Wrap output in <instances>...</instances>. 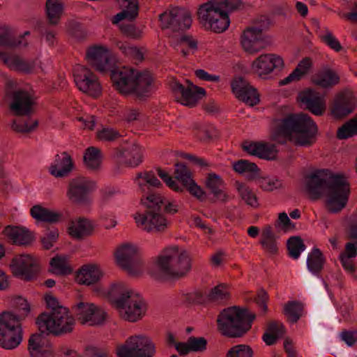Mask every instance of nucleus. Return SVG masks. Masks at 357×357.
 Instances as JSON below:
<instances>
[{
  "label": "nucleus",
  "instance_id": "f257e3e1",
  "mask_svg": "<svg viewBox=\"0 0 357 357\" xmlns=\"http://www.w3.org/2000/svg\"><path fill=\"white\" fill-rule=\"evenodd\" d=\"M323 170H316L305 176V192L310 200L316 202L326 196L328 212L337 213L347 205L351 192L350 183L343 174H333L327 178Z\"/></svg>",
  "mask_w": 357,
  "mask_h": 357
},
{
  "label": "nucleus",
  "instance_id": "f03ea898",
  "mask_svg": "<svg viewBox=\"0 0 357 357\" xmlns=\"http://www.w3.org/2000/svg\"><path fill=\"white\" fill-rule=\"evenodd\" d=\"M135 181L144 194L141 202L146 206L144 213H137L135 215L136 223H140L144 230L149 233L165 232L169 222L160 214L162 196L155 192V189L162 187V183L153 171L137 173Z\"/></svg>",
  "mask_w": 357,
  "mask_h": 357
},
{
  "label": "nucleus",
  "instance_id": "7ed1b4c3",
  "mask_svg": "<svg viewBox=\"0 0 357 357\" xmlns=\"http://www.w3.org/2000/svg\"><path fill=\"white\" fill-rule=\"evenodd\" d=\"M271 126V139L278 144L290 142L297 146L310 147L317 139V125L304 113H287L280 118H272Z\"/></svg>",
  "mask_w": 357,
  "mask_h": 357
},
{
  "label": "nucleus",
  "instance_id": "20e7f679",
  "mask_svg": "<svg viewBox=\"0 0 357 357\" xmlns=\"http://www.w3.org/2000/svg\"><path fill=\"white\" fill-rule=\"evenodd\" d=\"M109 301L119 310L120 317L128 321L135 322L141 319L146 310L142 297L122 282L114 283L107 291Z\"/></svg>",
  "mask_w": 357,
  "mask_h": 357
},
{
  "label": "nucleus",
  "instance_id": "39448f33",
  "mask_svg": "<svg viewBox=\"0 0 357 357\" xmlns=\"http://www.w3.org/2000/svg\"><path fill=\"white\" fill-rule=\"evenodd\" d=\"M242 4L241 0L235 3L229 0H208L199 6L198 20L206 29L217 33H222L230 24L228 12L238 10Z\"/></svg>",
  "mask_w": 357,
  "mask_h": 357
},
{
  "label": "nucleus",
  "instance_id": "423d86ee",
  "mask_svg": "<svg viewBox=\"0 0 357 357\" xmlns=\"http://www.w3.org/2000/svg\"><path fill=\"white\" fill-rule=\"evenodd\" d=\"M16 303L19 307L18 313L9 311L0 313V347L7 350L14 349L21 344L23 338L21 321L31 311L26 300L20 298Z\"/></svg>",
  "mask_w": 357,
  "mask_h": 357
},
{
  "label": "nucleus",
  "instance_id": "0eeeda50",
  "mask_svg": "<svg viewBox=\"0 0 357 357\" xmlns=\"http://www.w3.org/2000/svg\"><path fill=\"white\" fill-rule=\"evenodd\" d=\"M256 314L247 307L232 306L222 310L218 316L217 324L224 336L235 338L243 337L252 328Z\"/></svg>",
  "mask_w": 357,
  "mask_h": 357
},
{
  "label": "nucleus",
  "instance_id": "6e6552de",
  "mask_svg": "<svg viewBox=\"0 0 357 357\" xmlns=\"http://www.w3.org/2000/svg\"><path fill=\"white\" fill-rule=\"evenodd\" d=\"M174 166V179L160 167L156 168L158 175L172 190L176 192L187 191L199 201H205L206 199V192L195 181L189 168L182 162H176Z\"/></svg>",
  "mask_w": 357,
  "mask_h": 357
},
{
  "label": "nucleus",
  "instance_id": "1a4fd4ad",
  "mask_svg": "<svg viewBox=\"0 0 357 357\" xmlns=\"http://www.w3.org/2000/svg\"><path fill=\"white\" fill-rule=\"evenodd\" d=\"M39 331L54 337L70 334L75 326V317L67 307H59L53 313H40L36 319Z\"/></svg>",
  "mask_w": 357,
  "mask_h": 357
},
{
  "label": "nucleus",
  "instance_id": "9d476101",
  "mask_svg": "<svg viewBox=\"0 0 357 357\" xmlns=\"http://www.w3.org/2000/svg\"><path fill=\"white\" fill-rule=\"evenodd\" d=\"M157 264L160 271L171 279L185 277L192 268L188 252L185 250L179 252L178 246L165 249L158 257Z\"/></svg>",
  "mask_w": 357,
  "mask_h": 357
},
{
  "label": "nucleus",
  "instance_id": "9b49d317",
  "mask_svg": "<svg viewBox=\"0 0 357 357\" xmlns=\"http://www.w3.org/2000/svg\"><path fill=\"white\" fill-rule=\"evenodd\" d=\"M155 353V344L144 336L130 337L116 349L118 357H153Z\"/></svg>",
  "mask_w": 357,
  "mask_h": 357
},
{
  "label": "nucleus",
  "instance_id": "f8f14e48",
  "mask_svg": "<svg viewBox=\"0 0 357 357\" xmlns=\"http://www.w3.org/2000/svg\"><path fill=\"white\" fill-rule=\"evenodd\" d=\"M115 259L116 264L131 275L141 271L144 264L138 248L131 243L120 245L115 252Z\"/></svg>",
  "mask_w": 357,
  "mask_h": 357
},
{
  "label": "nucleus",
  "instance_id": "ddd939ff",
  "mask_svg": "<svg viewBox=\"0 0 357 357\" xmlns=\"http://www.w3.org/2000/svg\"><path fill=\"white\" fill-rule=\"evenodd\" d=\"M75 83L78 89L93 98L102 94V86L98 77L89 68L77 65L73 69Z\"/></svg>",
  "mask_w": 357,
  "mask_h": 357
},
{
  "label": "nucleus",
  "instance_id": "4468645a",
  "mask_svg": "<svg viewBox=\"0 0 357 357\" xmlns=\"http://www.w3.org/2000/svg\"><path fill=\"white\" fill-rule=\"evenodd\" d=\"M162 29H170L173 32L185 31L192 24L191 13L182 8L176 7L159 15Z\"/></svg>",
  "mask_w": 357,
  "mask_h": 357
},
{
  "label": "nucleus",
  "instance_id": "2eb2a0df",
  "mask_svg": "<svg viewBox=\"0 0 357 357\" xmlns=\"http://www.w3.org/2000/svg\"><path fill=\"white\" fill-rule=\"evenodd\" d=\"M10 267L14 276L26 282L36 279L40 266L38 261L30 255H20L13 257Z\"/></svg>",
  "mask_w": 357,
  "mask_h": 357
},
{
  "label": "nucleus",
  "instance_id": "dca6fc26",
  "mask_svg": "<svg viewBox=\"0 0 357 357\" xmlns=\"http://www.w3.org/2000/svg\"><path fill=\"white\" fill-rule=\"evenodd\" d=\"M96 188V183L86 177H78L69 182L67 196L75 204H85L89 202V194Z\"/></svg>",
  "mask_w": 357,
  "mask_h": 357
},
{
  "label": "nucleus",
  "instance_id": "f3484780",
  "mask_svg": "<svg viewBox=\"0 0 357 357\" xmlns=\"http://www.w3.org/2000/svg\"><path fill=\"white\" fill-rule=\"evenodd\" d=\"M86 59L89 64L97 71L102 73L109 72L115 66V59L107 47L93 45L87 49Z\"/></svg>",
  "mask_w": 357,
  "mask_h": 357
},
{
  "label": "nucleus",
  "instance_id": "a211bd4d",
  "mask_svg": "<svg viewBox=\"0 0 357 357\" xmlns=\"http://www.w3.org/2000/svg\"><path fill=\"white\" fill-rule=\"evenodd\" d=\"M231 89L235 97L247 105L254 107L260 102V94L257 89L245 77L234 78L231 82Z\"/></svg>",
  "mask_w": 357,
  "mask_h": 357
},
{
  "label": "nucleus",
  "instance_id": "6ab92c4d",
  "mask_svg": "<svg viewBox=\"0 0 357 357\" xmlns=\"http://www.w3.org/2000/svg\"><path fill=\"white\" fill-rule=\"evenodd\" d=\"M296 100L301 109L308 112H325L326 109L324 96L313 88L299 91Z\"/></svg>",
  "mask_w": 357,
  "mask_h": 357
},
{
  "label": "nucleus",
  "instance_id": "aec40b11",
  "mask_svg": "<svg viewBox=\"0 0 357 357\" xmlns=\"http://www.w3.org/2000/svg\"><path fill=\"white\" fill-rule=\"evenodd\" d=\"M114 157L126 167H135L142 162V151L136 144L120 145L114 149Z\"/></svg>",
  "mask_w": 357,
  "mask_h": 357
},
{
  "label": "nucleus",
  "instance_id": "412c9836",
  "mask_svg": "<svg viewBox=\"0 0 357 357\" xmlns=\"http://www.w3.org/2000/svg\"><path fill=\"white\" fill-rule=\"evenodd\" d=\"M108 73L116 90L123 95L132 94L134 89L135 70L126 68L120 70L114 66Z\"/></svg>",
  "mask_w": 357,
  "mask_h": 357
},
{
  "label": "nucleus",
  "instance_id": "4be33fe9",
  "mask_svg": "<svg viewBox=\"0 0 357 357\" xmlns=\"http://www.w3.org/2000/svg\"><path fill=\"white\" fill-rule=\"evenodd\" d=\"M283 66V59L273 54H261L253 61L251 65L253 72L263 78H266V76L274 70H280Z\"/></svg>",
  "mask_w": 357,
  "mask_h": 357
},
{
  "label": "nucleus",
  "instance_id": "5701e85b",
  "mask_svg": "<svg viewBox=\"0 0 357 357\" xmlns=\"http://www.w3.org/2000/svg\"><path fill=\"white\" fill-rule=\"evenodd\" d=\"M188 86L185 87L179 82H175L172 86L174 92L181 94V103L189 107H195L198 102L206 96V90L193 84L190 80L186 79Z\"/></svg>",
  "mask_w": 357,
  "mask_h": 357
},
{
  "label": "nucleus",
  "instance_id": "b1692460",
  "mask_svg": "<svg viewBox=\"0 0 357 357\" xmlns=\"http://www.w3.org/2000/svg\"><path fill=\"white\" fill-rule=\"evenodd\" d=\"M43 331L32 334L28 341V351L31 357H52L54 351L52 344Z\"/></svg>",
  "mask_w": 357,
  "mask_h": 357
},
{
  "label": "nucleus",
  "instance_id": "393cba45",
  "mask_svg": "<svg viewBox=\"0 0 357 357\" xmlns=\"http://www.w3.org/2000/svg\"><path fill=\"white\" fill-rule=\"evenodd\" d=\"M241 148L249 155L268 160H275L278 155L275 145L264 142L245 140L241 144Z\"/></svg>",
  "mask_w": 357,
  "mask_h": 357
},
{
  "label": "nucleus",
  "instance_id": "a878e982",
  "mask_svg": "<svg viewBox=\"0 0 357 357\" xmlns=\"http://www.w3.org/2000/svg\"><path fill=\"white\" fill-rule=\"evenodd\" d=\"M241 44L243 49L249 54H255L266 47L264 36L261 35L259 29L255 30L252 27H247L241 36Z\"/></svg>",
  "mask_w": 357,
  "mask_h": 357
},
{
  "label": "nucleus",
  "instance_id": "bb28decb",
  "mask_svg": "<svg viewBox=\"0 0 357 357\" xmlns=\"http://www.w3.org/2000/svg\"><path fill=\"white\" fill-rule=\"evenodd\" d=\"M357 109V97L348 88L337 93L333 98L330 112H354Z\"/></svg>",
  "mask_w": 357,
  "mask_h": 357
},
{
  "label": "nucleus",
  "instance_id": "cd10ccee",
  "mask_svg": "<svg viewBox=\"0 0 357 357\" xmlns=\"http://www.w3.org/2000/svg\"><path fill=\"white\" fill-rule=\"evenodd\" d=\"M311 81L315 86L330 89L340 83V77L334 69L324 66L312 77Z\"/></svg>",
  "mask_w": 357,
  "mask_h": 357
},
{
  "label": "nucleus",
  "instance_id": "c85d7f7f",
  "mask_svg": "<svg viewBox=\"0 0 357 357\" xmlns=\"http://www.w3.org/2000/svg\"><path fill=\"white\" fill-rule=\"evenodd\" d=\"M36 98L28 91L17 90L13 93V101L10 105L12 112H33L37 107Z\"/></svg>",
  "mask_w": 357,
  "mask_h": 357
},
{
  "label": "nucleus",
  "instance_id": "c756f323",
  "mask_svg": "<svg viewBox=\"0 0 357 357\" xmlns=\"http://www.w3.org/2000/svg\"><path fill=\"white\" fill-rule=\"evenodd\" d=\"M74 167L71 156L66 151L61 155L56 154L54 162L50 166V173L56 177H66L72 172Z\"/></svg>",
  "mask_w": 357,
  "mask_h": 357
},
{
  "label": "nucleus",
  "instance_id": "7c9ffc66",
  "mask_svg": "<svg viewBox=\"0 0 357 357\" xmlns=\"http://www.w3.org/2000/svg\"><path fill=\"white\" fill-rule=\"evenodd\" d=\"M6 230L8 238L19 246H30L36 240L34 232L24 227L8 226Z\"/></svg>",
  "mask_w": 357,
  "mask_h": 357
},
{
  "label": "nucleus",
  "instance_id": "2f4dec72",
  "mask_svg": "<svg viewBox=\"0 0 357 357\" xmlns=\"http://www.w3.org/2000/svg\"><path fill=\"white\" fill-rule=\"evenodd\" d=\"M0 60H2L11 70L24 74H31L36 67L34 61H26L17 55L8 56L5 52H0Z\"/></svg>",
  "mask_w": 357,
  "mask_h": 357
},
{
  "label": "nucleus",
  "instance_id": "473e14b6",
  "mask_svg": "<svg viewBox=\"0 0 357 357\" xmlns=\"http://www.w3.org/2000/svg\"><path fill=\"white\" fill-rule=\"evenodd\" d=\"M102 276L96 264L83 265L76 273L75 280L79 284L91 285L97 283Z\"/></svg>",
  "mask_w": 357,
  "mask_h": 357
},
{
  "label": "nucleus",
  "instance_id": "72a5a7b5",
  "mask_svg": "<svg viewBox=\"0 0 357 357\" xmlns=\"http://www.w3.org/2000/svg\"><path fill=\"white\" fill-rule=\"evenodd\" d=\"M11 129L17 132L26 134L32 132L38 124L37 119H32V113H13Z\"/></svg>",
  "mask_w": 357,
  "mask_h": 357
},
{
  "label": "nucleus",
  "instance_id": "f704fd0d",
  "mask_svg": "<svg viewBox=\"0 0 357 357\" xmlns=\"http://www.w3.org/2000/svg\"><path fill=\"white\" fill-rule=\"evenodd\" d=\"M116 0L122 11L115 15L112 19V22L114 24H117L123 20L127 19L129 21H133L138 16L139 3L138 0Z\"/></svg>",
  "mask_w": 357,
  "mask_h": 357
},
{
  "label": "nucleus",
  "instance_id": "c9c22d12",
  "mask_svg": "<svg viewBox=\"0 0 357 357\" xmlns=\"http://www.w3.org/2000/svg\"><path fill=\"white\" fill-rule=\"evenodd\" d=\"M151 84L152 78L149 73H139L135 70L132 94L137 99L143 100L148 96Z\"/></svg>",
  "mask_w": 357,
  "mask_h": 357
},
{
  "label": "nucleus",
  "instance_id": "e433bc0d",
  "mask_svg": "<svg viewBox=\"0 0 357 357\" xmlns=\"http://www.w3.org/2000/svg\"><path fill=\"white\" fill-rule=\"evenodd\" d=\"M68 230L72 238L81 240L93 234L94 226L91 220L84 218H79L76 222H71Z\"/></svg>",
  "mask_w": 357,
  "mask_h": 357
},
{
  "label": "nucleus",
  "instance_id": "4c0bfd02",
  "mask_svg": "<svg viewBox=\"0 0 357 357\" xmlns=\"http://www.w3.org/2000/svg\"><path fill=\"white\" fill-rule=\"evenodd\" d=\"M30 214L36 221L50 224L57 223L63 218L62 213L51 211L40 204L32 206L30 209Z\"/></svg>",
  "mask_w": 357,
  "mask_h": 357
},
{
  "label": "nucleus",
  "instance_id": "58836bf2",
  "mask_svg": "<svg viewBox=\"0 0 357 357\" xmlns=\"http://www.w3.org/2000/svg\"><path fill=\"white\" fill-rule=\"evenodd\" d=\"M326 258L320 249L314 248L309 254L307 259L308 270L314 275L319 276L322 271Z\"/></svg>",
  "mask_w": 357,
  "mask_h": 357
},
{
  "label": "nucleus",
  "instance_id": "ea45409f",
  "mask_svg": "<svg viewBox=\"0 0 357 357\" xmlns=\"http://www.w3.org/2000/svg\"><path fill=\"white\" fill-rule=\"evenodd\" d=\"M206 185L217 199L224 202L227 201V195L222 190V187L224 185V181L220 176L215 173L208 174Z\"/></svg>",
  "mask_w": 357,
  "mask_h": 357
},
{
  "label": "nucleus",
  "instance_id": "a19ab883",
  "mask_svg": "<svg viewBox=\"0 0 357 357\" xmlns=\"http://www.w3.org/2000/svg\"><path fill=\"white\" fill-rule=\"evenodd\" d=\"M94 304L78 302L73 305L71 307L72 313L75 319L76 318L82 324L88 323L90 320V314H93V307Z\"/></svg>",
  "mask_w": 357,
  "mask_h": 357
},
{
  "label": "nucleus",
  "instance_id": "79ce46f5",
  "mask_svg": "<svg viewBox=\"0 0 357 357\" xmlns=\"http://www.w3.org/2000/svg\"><path fill=\"white\" fill-rule=\"evenodd\" d=\"M303 305L297 301H288L284 306L283 314L291 324H295L303 316Z\"/></svg>",
  "mask_w": 357,
  "mask_h": 357
},
{
  "label": "nucleus",
  "instance_id": "37998d69",
  "mask_svg": "<svg viewBox=\"0 0 357 357\" xmlns=\"http://www.w3.org/2000/svg\"><path fill=\"white\" fill-rule=\"evenodd\" d=\"M50 272L57 275H68L73 271V268L68 264L66 257L56 255L50 261Z\"/></svg>",
  "mask_w": 357,
  "mask_h": 357
},
{
  "label": "nucleus",
  "instance_id": "c03bdc74",
  "mask_svg": "<svg viewBox=\"0 0 357 357\" xmlns=\"http://www.w3.org/2000/svg\"><path fill=\"white\" fill-rule=\"evenodd\" d=\"M63 10V5L60 0H47L46 13L49 23L56 25L59 23Z\"/></svg>",
  "mask_w": 357,
  "mask_h": 357
},
{
  "label": "nucleus",
  "instance_id": "a18cd8bd",
  "mask_svg": "<svg viewBox=\"0 0 357 357\" xmlns=\"http://www.w3.org/2000/svg\"><path fill=\"white\" fill-rule=\"evenodd\" d=\"M176 50L180 51L184 57L191 52L194 54L198 50V41L192 36L184 35L178 38L176 43Z\"/></svg>",
  "mask_w": 357,
  "mask_h": 357
},
{
  "label": "nucleus",
  "instance_id": "49530a36",
  "mask_svg": "<svg viewBox=\"0 0 357 357\" xmlns=\"http://www.w3.org/2000/svg\"><path fill=\"white\" fill-rule=\"evenodd\" d=\"M284 333L285 330L282 324L272 321L268 324L266 332L263 335L262 339L267 345L271 346Z\"/></svg>",
  "mask_w": 357,
  "mask_h": 357
},
{
  "label": "nucleus",
  "instance_id": "de8ad7c7",
  "mask_svg": "<svg viewBox=\"0 0 357 357\" xmlns=\"http://www.w3.org/2000/svg\"><path fill=\"white\" fill-rule=\"evenodd\" d=\"M193 130L196 137L204 142H208L217 135L216 129L211 124L195 123Z\"/></svg>",
  "mask_w": 357,
  "mask_h": 357
},
{
  "label": "nucleus",
  "instance_id": "09e8293b",
  "mask_svg": "<svg viewBox=\"0 0 357 357\" xmlns=\"http://www.w3.org/2000/svg\"><path fill=\"white\" fill-rule=\"evenodd\" d=\"M101 151L99 149L90 146L85 151L84 155V162L86 167L90 169H97L101 163Z\"/></svg>",
  "mask_w": 357,
  "mask_h": 357
},
{
  "label": "nucleus",
  "instance_id": "8fccbe9b",
  "mask_svg": "<svg viewBox=\"0 0 357 357\" xmlns=\"http://www.w3.org/2000/svg\"><path fill=\"white\" fill-rule=\"evenodd\" d=\"M236 187L240 197L246 204L257 208L259 205L258 198L251 188L243 183L236 182Z\"/></svg>",
  "mask_w": 357,
  "mask_h": 357
},
{
  "label": "nucleus",
  "instance_id": "3c124183",
  "mask_svg": "<svg viewBox=\"0 0 357 357\" xmlns=\"http://www.w3.org/2000/svg\"><path fill=\"white\" fill-rule=\"evenodd\" d=\"M234 170L239 174L250 173V178H255L260 171L258 166L247 160H239L233 164Z\"/></svg>",
  "mask_w": 357,
  "mask_h": 357
},
{
  "label": "nucleus",
  "instance_id": "603ef678",
  "mask_svg": "<svg viewBox=\"0 0 357 357\" xmlns=\"http://www.w3.org/2000/svg\"><path fill=\"white\" fill-rule=\"evenodd\" d=\"M287 248L289 257L297 259L300 257L301 252L305 250L306 245L304 244L301 236H294L287 240Z\"/></svg>",
  "mask_w": 357,
  "mask_h": 357
},
{
  "label": "nucleus",
  "instance_id": "864d4df0",
  "mask_svg": "<svg viewBox=\"0 0 357 357\" xmlns=\"http://www.w3.org/2000/svg\"><path fill=\"white\" fill-rule=\"evenodd\" d=\"M59 236V233L56 228L47 227L40 238L43 248L45 250H50L57 242Z\"/></svg>",
  "mask_w": 357,
  "mask_h": 357
},
{
  "label": "nucleus",
  "instance_id": "5fc2aeb1",
  "mask_svg": "<svg viewBox=\"0 0 357 357\" xmlns=\"http://www.w3.org/2000/svg\"><path fill=\"white\" fill-rule=\"evenodd\" d=\"M119 131L111 127H102L96 132V137L102 142H114L121 137Z\"/></svg>",
  "mask_w": 357,
  "mask_h": 357
},
{
  "label": "nucleus",
  "instance_id": "6e6d98bb",
  "mask_svg": "<svg viewBox=\"0 0 357 357\" xmlns=\"http://www.w3.org/2000/svg\"><path fill=\"white\" fill-rule=\"evenodd\" d=\"M21 43L13 36L11 31L6 26L0 27V45L3 47H13Z\"/></svg>",
  "mask_w": 357,
  "mask_h": 357
},
{
  "label": "nucleus",
  "instance_id": "4d7b16f0",
  "mask_svg": "<svg viewBox=\"0 0 357 357\" xmlns=\"http://www.w3.org/2000/svg\"><path fill=\"white\" fill-rule=\"evenodd\" d=\"M252 349L246 344H238L232 347L227 353L225 357H252Z\"/></svg>",
  "mask_w": 357,
  "mask_h": 357
},
{
  "label": "nucleus",
  "instance_id": "13d9d810",
  "mask_svg": "<svg viewBox=\"0 0 357 357\" xmlns=\"http://www.w3.org/2000/svg\"><path fill=\"white\" fill-rule=\"evenodd\" d=\"M229 297V293L227 291V285L223 283L212 288L207 296V298L210 301L226 300Z\"/></svg>",
  "mask_w": 357,
  "mask_h": 357
},
{
  "label": "nucleus",
  "instance_id": "bf43d9fd",
  "mask_svg": "<svg viewBox=\"0 0 357 357\" xmlns=\"http://www.w3.org/2000/svg\"><path fill=\"white\" fill-rule=\"evenodd\" d=\"M268 300V294L264 289L261 288L257 291V294L255 298V302L259 307L262 314H266L268 311L267 303Z\"/></svg>",
  "mask_w": 357,
  "mask_h": 357
},
{
  "label": "nucleus",
  "instance_id": "052dcab7",
  "mask_svg": "<svg viewBox=\"0 0 357 357\" xmlns=\"http://www.w3.org/2000/svg\"><path fill=\"white\" fill-rule=\"evenodd\" d=\"M188 343H190V347L191 351H204L207 347V340L204 337H195L191 336L188 338Z\"/></svg>",
  "mask_w": 357,
  "mask_h": 357
},
{
  "label": "nucleus",
  "instance_id": "680f3d73",
  "mask_svg": "<svg viewBox=\"0 0 357 357\" xmlns=\"http://www.w3.org/2000/svg\"><path fill=\"white\" fill-rule=\"evenodd\" d=\"M93 314H90V320L88 323L89 325H101L104 323L107 313L100 307H98L94 305L93 307Z\"/></svg>",
  "mask_w": 357,
  "mask_h": 357
},
{
  "label": "nucleus",
  "instance_id": "e2e57ef3",
  "mask_svg": "<svg viewBox=\"0 0 357 357\" xmlns=\"http://www.w3.org/2000/svg\"><path fill=\"white\" fill-rule=\"evenodd\" d=\"M320 38L322 42L335 52H340L343 48L339 40L330 31H327L326 34L321 36Z\"/></svg>",
  "mask_w": 357,
  "mask_h": 357
},
{
  "label": "nucleus",
  "instance_id": "0e129e2a",
  "mask_svg": "<svg viewBox=\"0 0 357 357\" xmlns=\"http://www.w3.org/2000/svg\"><path fill=\"white\" fill-rule=\"evenodd\" d=\"M120 30L121 33L127 37L139 39L142 36V31L134 24H121Z\"/></svg>",
  "mask_w": 357,
  "mask_h": 357
},
{
  "label": "nucleus",
  "instance_id": "69168bd1",
  "mask_svg": "<svg viewBox=\"0 0 357 357\" xmlns=\"http://www.w3.org/2000/svg\"><path fill=\"white\" fill-rule=\"evenodd\" d=\"M312 67V61L310 57H305L300 61L294 70L298 71V75L301 79L302 77L308 73Z\"/></svg>",
  "mask_w": 357,
  "mask_h": 357
},
{
  "label": "nucleus",
  "instance_id": "338daca9",
  "mask_svg": "<svg viewBox=\"0 0 357 357\" xmlns=\"http://www.w3.org/2000/svg\"><path fill=\"white\" fill-rule=\"evenodd\" d=\"M207 297L201 291H195L185 295V302L192 305H203L206 302Z\"/></svg>",
  "mask_w": 357,
  "mask_h": 357
},
{
  "label": "nucleus",
  "instance_id": "774afa93",
  "mask_svg": "<svg viewBox=\"0 0 357 357\" xmlns=\"http://www.w3.org/2000/svg\"><path fill=\"white\" fill-rule=\"evenodd\" d=\"M264 250L270 255H275L278 252V248L276 242V238H271L267 240H260Z\"/></svg>",
  "mask_w": 357,
  "mask_h": 357
}]
</instances>
